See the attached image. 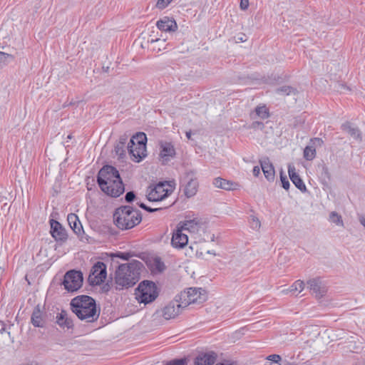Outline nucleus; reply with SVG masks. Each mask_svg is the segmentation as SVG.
<instances>
[{
	"label": "nucleus",
	"mask_w": 365,
	"mask_h": 365,
	"mask_svg": "<svg viewBox=\"0 0 365 365\" xmlns=\"http://www.w3.org/2000/svg\"><path fill=\"white\" fill-rule=\"evenodd\" d=\"M261 168L264 173V177L269 181H272L274 179L275 172L274 168L269 158L264 157L259 160Z\"/></svg>",
	"instance_id": "nucleus-19"
},
{
	"label": "nucleus",
	"mask_w": 365,
	"mask_h": 365,
	"mask_svg": "<svg viewBox=\"0 0 365 365\" xmlns=\"http://www.w3.org/2000/svg\"><path fill=\"white\" fill-rule=\"evenodd\" d=\"M225 365H234V364L229 363V362H225Z\"/></svg>",
	"instance_id": "nucleus-53"
},
{
	"label": "nucleus",
	"mask_w": 365,
	"mask_h": 365,
	"mask_svg": "<svg viewBox=\"0 0 365 365\" xmlns=\"http://www.w3.org/2000/svg\"><path fill=\"white\" fill-rule=\"evenodd\" d=\"M142 267L143 264L138 260L119 265L115 276L116 289H123L134 286L140 279Z\"/></svg>",
	"instance_id": "nucleus-3"
},
{
	"label": "nucleus",
	"mask_w": 365,
	"mask_h": 365,
	"mask_svg": "<svg viewBox=\"0 0 365 365\" xmlns=\"http://www.w3.org/2000/svg\"><path fill=\"white\" fill-rule=\"evenodd\" d=\"M107 276L106 265L103 262H97L92 267L88 281L92 286L99 285L104 282Z\"/></svg>",
	"instance_id": "nucleus-10"
},
{
	"label": "nucleus",
	"mask_w": 365,
	"mask_h": 365,
	"mask_svg": "<svg viewBox=\"0 0 365 365\" xmlns=\"http://www.w3.org/2000/svg\"><path fill=\"white\" fill-rule=\"evenodd\" d=\"M182 306L187 307L191 304H201L206 300L205 290L202 288H188L178 295Z\"/></svg>",
	"instance_id": "nucleus-7"
},
{
	"label": "nucleus",
	"mask_w": 365,
	"mask_h": 365,
	"mask_svg": "<svg viewBox=\"0 0 365 365\" xmlns=\"http://www.w3.org/2000/svg\"><path fill=\"white\" fill-rule=\"evenodd\" d=\"M136 299L140 303L145 304L153 302L158 296L156 284L151 281L141 282L136 289Z\"/></svg>",
	"instance_id": "nucleus-6"
},
{
	"label": "nucleus",
	"mask_w": 365,
	"mask_h": 365,
	"mask_svg": "<svg viewBox=\"0 0 365 365\" xmlns=\"http://www.w3.org/2000/svg\"><path fill=\"white\" fill-rule=\"evenodd\" d=\"M14 57L8 53L0 51V63L8 61L9 59L12 60Z\"/></svg>",
	"instance_id": "nucleus-41"
},
{
	"label": "nucleus",
	"mask_w": 365,
	"mask_h": 365,
	"mask_svg": "<svg viewBox=\"0 0 365 365\" xmlns=\"http://www.w3.org/2000/svg\"><path fill=\"white\" fill-rule=\"evenodd\" d=\"M128 136L125 134L119 138L118 143L125 145L128 141Z\"/></svg>",
	"instance_id": "nucleus-43"
},
{
	"label": "nucleus",
	"mask_w": 365,
	"mask_h": 365,
	"mask_svg": "<svg viewBox=\"0 0 365 365\" xmlns=\"http://www.w3.org/2000/svg\"><path fill=\"white\" fill-rule=\"evenodd\" d=\"M187 243L188 237L187 234L184 232V230L180 225H178L173 232L171 245L176 249H182L187 245Z\"/></svg>",
	"instance_id": "nucleus-14"
},
{
	"label": "nucleus",
	"mask_w": 365,
	"mask_h": 365,
	"mask_svg": "<svg viewBox=\"0 0 365 365\" xmlns=\"http://www.w3.org/2000/svg\"><path fill=\"white\" fill-rule=\"evenodd\" d=\"M178 225H180V227L184 231H188L190 232H196L198 231L200 224L198 220L193 219L190 220H187L183 223H180Z\"/></svg>",
	"instance_id": "nucleus-26"
},
{
	"label": "nucleus",
	"mask_w": 365,
	"mask_h": 365,
	"mask_svg": "<svg viewBox=\"0 0 365 365\" xmlns=\"http://www.w3.org/2000/svg\"><path fill=\"white\" fill-rule=\"evenodd\" d=\"M165 39H160V38H156V39H151L150 43L152 44H155V46L153 48L154 51H160L163 49L165 48Z\"/></svg>",
	"instance_id": "nucleus-32"
},
{
	"label": "nucleus",
	"mask_w": 365,
	"mask_h": 365,
	"mask_svg": "<svg viewBox=\"0 0 365 365\" xmlns=\"http://www.w3.org/2000/svg\"><path fill=\"white\" fill-rule=\"evenodd\" d=\"M252 173L255 176L257 177L260 173V168L259 166H255Z\"/></svg>",
	"instance_id": "nucleus-45"
},
{
	"label": "nucleus",
	"mask_w": 365,
	"mask_h": 365,
	"mask_svg": "<svg viewBox=\"0 0 365 365\" xmlns=\"http://www.w3.org/2000/svg\"><path fill=\"white\" fill-rule=\"evenodd\" d=\"M137 205L143 208V210L149 212H155V211H158L159 210H160V208H151L150 207H148L146 205H145L143 202H137Z\"/></svg>",
	"instance_id": "nucleus-40"
},
{
	"label": "nucleus",
	"mask_w": 365,
	"mask_h": 365,
	"mask_svg": "<svg viewBox=\"0 0 365 365\" xmlns=\"http://www.w3.org/2000/svg\"><path fill=\"white\" fill-rule=\"evenodd\" d=\"M267 361L273 363H279L281 361V356L278 354H272L267 357Z\"/></svg>",
	"instance_id": "nucleus-39"
},
{
	"label": "nucleus",
	"mask_w": 365,
	"mask_h": 365,
	"mask_svg": "<svg viewBox=\"0 0 365 365\" xmlns=\"http://www.w3.org/2000/svg\"><path fill=\"white\" fill-rule=\"evenodd\" d=\"M216 360V354L214 352L202 354L195 359V365H212Z\"/></svg>",
	"instance_id": "nucleus-23"
},
{
	"label": "nucleus",
	"mask_w": 365,
	"mask_h": 365,
	"mask_svg": "<svg viewBox=\"0 0 365 365\" xmlns=\"http://www.w3.org/2000/svg\"><path fill=\"white\" fill-rule=\"evenodd\" d=\"M158 29L162 31H175L178 29L176 21L168 16L158 20L156 23Z\"/></svg>",
	"instance_id": "nucleus-18"
},
{
	"label": "nucleus",
	"mask_w": 365,
	"mask_h": 365,
	"mask_svg": "<svg viewBox=\"0 0 365 365\" xmlns=\"http://www.w3.org/2000/svg\"><path fill=\"white\" fill-rule=\"evenodd\" d=\"M213 185L218 188L226 190H235L240 187L237 182L227 180L221 178H216L213 180Z\"/></svg>",
	"instance_id": "nucleus-21"
},
{
	"label": "nucleus",
	"mask_w": 365,
	"mask_h": 365,
	"mask_svg": "<svg viewBox=\"0 0 365 365\" xmlns=\"http://www.w3.org/2000/svg\"><path fill=\"white\" fill-rule=\"evenodd\" d=\"M185 359H174L167 362L165 365H186Z\"/></svg>",
	"instance_id": "nucleus-38"
},
{
	"label": "nucleus",
	"mask_w": 365,
	"mask_h": 365,
	"mask_svg": "<svg viewBox=\"0 0 365 365\" xmlns=\"http://www.w3.org/2000/svg\"><path fill=\"white\" fill-rule=\"evenodd\" d=\"M151 268L155 272H161L165 270V265L164 262H162L160 257H155L153 261Z\"/></svg>",
	"instance_id": "nucleus-29"
},
{
	"label": "nucleus",
	"mask_w": 365,
	"mask_h": 365,
	"mask_svg": "<svg viewBox=\"0 0 365 365\" xmlns=\"http://www.w3.org/2000/svg\"><path fill=\"white\" fill-rule=\"evenodd\" d=\"M195 172L192 170L188 171L185 173V187L183 190L184 194L187 197H191L195 195L197 192L198 182L195 177Z\"/></svg>",
	"instance_id": "nucleus-12"
},
{
	"label": "nucleus",
	"mask_w": 365,
	"mask_h": 365,
	"mask_svg": "<svg viewBox=\"0 0 365 365\" xmlns=\"http://www.w3.org/2000/svg\"><path fill=\"white\" fill-rule=\"evenodd\" d=\"M146 142L147 137L144 133H138L130 139L127 150L133 161L139 163L146 157Z\"/></svg>",
	"instance_id": "nucleus-5"
},
{
	"label": "nucleus",
	"mask_w": 365,
	"mask_h": 365,
	"mask_svg": "<svg viewBox=\"0 0 365 365\" xmlns=\"http://www.w3.org/2000/svg\"><path fill=\"white\" fill-rule=\"evenodd\" d=\"M182 305V304L180 302V299L178 297V296H176L174 300L169 302L161 309L157 310L154 313L153 317H163L166 320L175 319L182 312V310L185 308L184 306Z\"/></svg>",
	"instance_id": "nucleus-8"
},
{
	"label": "nucleus",
	"mask_w": 365,
	"mask_h": 365,
	"mask_svg": "<svg viewBox=\"0 0 365 365\" xmlns=\"http://www.w3.org/2000/svg\"><path fill=\"white\" fill-rule=\"evenodd\" d=\"M71 311L81 321L94 322L100 315V309L97 307L93 298L88 295H78L71 299Z\"/></svg>",
	"instance_id": "nucleus-2"
},
{
	"label": "nucleus",
	"mask_w": 365,
	"mask_h": 365,
	"mask_svg": "<svg viewBox=\"0 0 365 365\" xmlns=\"http://www.w3.org/2000/svg\"><path fill=\"white\" fill-rule=\"evenodd\" d=\"M83 282V277L82 272L72 269L65 274L62 284L65 289L68 292H73L78 290L82 287Z\"/></svg>",
	"instance_id": "nucleus-9"
},
{
	"label": "nucleus",
	"mask_w": 365,
	"mask_h": 365,
	"mask_svg": "<svg viewBox=\"0 0 365 365\" xmlns=\"http://www.w3.org/2000/svg\"><path fill=\"white\" fill-rule=\"evenodd\" d=\"M304 288V283L302 280H297L289 289H284L283 293L287 294L289 292H294L298 291L301 292Z\"/></svg>",
	"instance_id": "nucleus-28"
},
{
	"label": "nucleus",
	"mask_w": 365,
	"mask_h": 365,
	"mask_svg": "<svg viewBox=\"0 0 365 365\" xmlns=\"http://www.w3.org/2000/svg\"><path fill=\"white\" fill-rule=\"evenodd\" d=\"M135 199V194L133 191L128 192L125 195V200L127 202H132Z\"/></svg>",
	"instance_id": "nucleus-42"
},
{
	"label": "nucleus",
	"mask_w": 365,
	"mask_h": 365,
	"mask_svg": "<svg viewBox=\"0 0 365 365\" xmlns=\"http://www.w3.org/2000/svg\"><path fill=\"white\" fill-rule=\"evenodd\" d=\"M323 143V140L319 138L311 139L309 145L304 150V158L307 160H312L316 156V148L321 147Z\"/></svg>",
	"instance_id": "nucleus-15"
},
{
	"label": "nucleus",
	"mask_w": 365,
	"mask_h": 365,
	"mask_svg": "<svg viewBox=\"0 0 365 365\" xmlns=\"http://www.w3.org/2000/svg\"><path fill=\"white\" fill-rule=\"evenodd\" d=\"M359 220L360 223L365 227V216L361 215Z\"/></svg>",
	"instance_id": "nucleus-48"
},
{
	"label": "nucleus",
	"mask_w": 365,
	"mask_h": 365,
	"mask_svg": "<svg viewBox=\"0 0 365 365\" xmlns=\"http://www.w3.org/2000/svg\"><path fill=\"white\" fill-rule=\"evenodd\" d=\"M238 40H239V41H242V42H243V41H246V39H244V38H243V37L238 38Z\"/></svg>",
	"instance_id": "nucleus-52"
},
{
	"label": "nucleus",
	"mask_w": 365,
	"mask_h": 365,
	"mask_svg": "<svg viewBox=\"0 0 365 365\" xmlns=\"http://www.w3.org/2000/svg\"><path fill=\"white\" fill-rule=\"evenodd\" d=\"M280 180L282 182V187L284 189H285L286 190H288V189L289 188L290 184H289V182L287 176L284 175L282 170L280 172Z\"/></svg>",
	"instance_id": "nucleus-36"
},
{
	"label": "nucleus",
	"mask_w": 365,
	"mask_h": 365,
	"mask_svg": "<svg viewBox=\"0 0 365 365\" xmlns=\"http://www.w3.org/2000/svg\"><path fill=\"white\" fill-rule=\"evenodd\" d=\"M322 170H323V172L324 173V175L327 176V177H329V170H328V168L326 167V166H323L322 168Z\"/></svg>",
	"instance_id": "nucleus-47"
},
{
	"label": "nucleus",
	"mask_w": 365,
	"mask_h": 365,
	"mask_svg": "<svg viewBox=\"0 0 365 365\" xmlns=\"http://www.w3.org/2000/svg\"><path fill=\"white\" fill-rule=\"evenodd\" d=\"M250 225L254 230H259L261 227V222L259 220L255 215L250 216Z\"/></svg>",
	"instance_id": "nucleus-35"
},
{
	"label": "nucleus",
	"mask_w": 365,
	"mask_h": 365,
	"mask_svg": "<svg viewBox=\"0 0 365 365\" xmlns=\"http://www.w3.org/2000/svg\"><path fill=\"white\" fill-rule=\"evenodd\" d=\"M108 187H109V190H110V189H113V190H114V191H115L116 189H118V187L119 186L118 185V184H117V183H115V184H114V183H110V184L108 185Z\"/></svg>",
	"instance_id": "nucleus-46"
},
{
	"label": "nucleus",
	"mask_w": 365,
	"mask_h": 365,
	"mask_svg": "<svg viewBox=\"0 0 365 365\" xmlns=\"http://www.w3.org/2000/svg\"><path fill=\"white\" fill-rule=\"evenodd\" d=\"M276 93L278 94L287 96L290 94H295L296 90L289 86H283L276 89Z\"/></svg>",
	"instance_id": "nucleus-30"
},
{
	"label": "nucleus",
	"mask_w": 365,
	"mask_h": 365,
	"mask_svg": "<svg viewBox=\"0 0 365 365\" xmlns=\"http://www.w3.org/2000/svg\"><path fill=\"white\" fill-rule=\"evenodd\" d=\"M329 220L337 225L344 227L342 217L336 212L333 211L329 214Z\"/></svg>",
	"instance_id": "nucleus-31"
},
{
	"label": "nucleus",
	"mask_w": 365,
	"mask_h": 365,
	"mask_svg": "<svg viewBox=\"0 0 365 365\" xmlns=\"http://www.w3.org/2000/svg\"><path fill=\"white\" fill-rule=\"evenodd\" d=\"M4 329H5L4 328H2V329H1V331H1V333H2L3 331H4Z\"/></svg>",
	"instance_id": "nucleus-55"
},
{
	"label": "nucleus",
	"mask_w": 365,
	"mask_h": 365,
	"mask_svg": "<svg viewBox=\"0 0 365 365\" xmlns=\"http://www.w3.org/2000/svg\"><path fill=\"white\" fill-rule=\"evenodd\" d=\"M56 323L63 329H72L73 322L71 317L68 316V313L65 310H61L56 316Z\"/></svg>",
	"instance_id": "nucleus-22"
},
{
	"label": "nucleus",
	"mask_w": 365,
	"mask_h": 365,
	"mask_svg": "<svg viewBox=\"0 0 365 365\" xmlns=\"http://www.w3.org/2000/svg\"><path fill=\"white\" fill-rule=\"evenodd\" d=\"M67 221L71 228L76 233H80L82 230L81 223L78 216L74 213H70L68 215Z\"/></svg>",
	"instance_id": "nucleus-25"
},
{
	"label": "nucleus",
	"mask_w": 365,
	"mask_h": 365,
	"mask_svg": "<svg viewBox=\"0 0 365 365\" xmlns=\"http://www.w3.org/2000/svg\"><path fill=\"white\" fill-rule=\"evenodd\" d=\"M97 182L101 190L112 197H119L125 191L119 172L113 166H103L98 173Z\"/></svg>",
	"instance_id": "nucleus-1"
},
{
	"label": "nucleus",
	"mask_w": 365,
	"mask_h": 365,
	"mask_svg": "<svg viewBox=\"0 0 365 365\" xmlns=\"http://www.w3.org/2000/svg\"><path fill=\"white\" fill-rule=\"evenodd\" d=\"M115 225L120 230H130L142 221L140 210L129 205L117 208L113 214Z\"/></svg>",
	"instance_id": "nucleus-4"
},
{
	"label": "nucleus",
	"mask_w": 365,
	"mask_h": 365,
	"mask_svg": "<svg viewBox=\"0 0 365 365\" xmlns=\"http://www.w3.org/2000/svg\"><path fill=\"white\" fill-rule=\"evenodd\" d=\"M166 185H169L168 182H160L152 188L147 195L149 201L157 202L160 201L168 197L172 192V189L165 188Z\"/></svg>",
	"instance_id": "nucleus-11"
},
{
	"label": "nucleus",
	"mask_w": 365,
	"mask_h": 365,
	"mask_svg": "<svg viewBox=\"0 0 365 365\" xmlns=\"http://www.w3.org/2000/svg\"><path fill=\"white\" fill-rule=\"evenodd\" d=\"M126 145L117 143L115 146V153L120 158H123L125 156Z\"/></svg>",
	"instance_id": "nucleus-34"
},
{
	"label": "nucleus",
	"mask_w": 365,
	"mask_h": 365,
	"mask_svg": "<svg viewBox=\"0 0 365 365\" xmlns=\"http://www.w3.org/2000/svg\"><path fill=\"white\" fill-rule=\"evenodd\" d=\"M215 365H225V363H218V364H217Z\"/></svg>",
	"instance_id": "nucleus-54"
},
{
	"label": "nucleus",
	"mask_w": 365,
	"mask_h": 365,
	"mask_svg": "<svg viewBox=\"0 0 365 365\" xmlns=\"http://www.w3.org/2000/svg\"><path fill=\"white\" fill-rule=\"evenodd\" d=\"M307 284L312 293L317 298L322 297L327 292V287L322 284L319 278L309 279Z\"/></svg>",
	"instance_id": "nucleus-16"
},
{
	"label": "nucleus",
	"mask_w": 365,
	"mask_h": 365,
	"mask_svg": "<svg viewBox=\"0 0 365 365\" xmlns=\"http://www.w3.org/2000/svg\"><path fill=\"white\" fill-rule=\"evenodd\" d=\"M249 6V0H240V8L242 10H246Z\"/></svg>",
	"instance_id": "nucleus-44"
},
{
	"label": "nucleus",
	"mask_w": 365,
	"mask_h": 365,
	"mask_svg": "<svg viewBox=\"0 0 365 365\" xmlns=\"http://www.w3.org/2000/svg\"><path fill=\"white\" fill-rule=\"evenodd\" d=\"M173 0H158L155 6L158 9L163 10L165 9Z\"/></svg>",
	"instance_id": "nucleus-37"
},
{
	"label": "nucleus",
	"mask_w": 365,
	"mask_h": 365,
	"mask_svg": "<svg viewBox=\"0 0 365 365\" xmlns=\"http://www.w3.org/2000/svg\"><path fill=\"white\" fill-rule=\"evenodd\" d=\"M264 365H282L280 363H273L270 361H266Z\"/></svg>",
	"instance_id": "nucleus-50"
},
{
	"label": "nucleus",
	"mask_w": 365,
	"mask_h": 365,
	"mask_svg": "<svg viewBox=\"0 0 365 365\" xmlns=\"http://www.w3.org/2000/svg\"><path fill=\"white\" fill-rule=\"evenodd\" d=\"M159 145V156L163 160V163L170 161L175 156V149L171 142L166 140H160Z\"/></svg>",
	"instance_id": "nucleus-13"
},
{
	"label": "nucleus",
	"mask_w": 365,
	"mask_h": 365,
	"mask_svg": "<svg viewBox=\"0 0 365 365\" xmlns=\"http://www.w3.org/2000/svg\"><path fill=\"white\" fill-rule=\"evenodd\" d=\"M120 257L123 259H128L129 257L128 253H121Z\"/></svg>",
	"instance_id": "nucleus-49"
},
{
	"label": "nucleus",
	"mask_w": 365,
	"mask_h": 365,
	"mask_svg": "<svg viewBox=\"0 0 365 365\" xmlns=\"http://www.w3.org/2000/svg\"><path fill=\"white\" fill-rule=\"evenodd\" d=\"M31 322L32 324L36 327H43L45 325V320L43 318L42 313L37 306L31 315Z\"/></svg>",
	"instance_id": "nucleus-24"
},
{
	"label": "nucleus",
	"mask_w": 365,
	"mask_h": 365,
	"mask_svg": "<svg viewBox=\"0 0 365 365\" xmlns=\"http://www.w3.org/2000/svg\"><path fill=\"white\" fill-rule=\"evenodd\" d=\"M51 234L56 241H65L67 234L62 225L55 220H50Z\"/></svg>",
	"instance_id": "nucleus-17"
},
{
	"label": "nucleus",
	"mask_w": 365,
	"mask_h": 365,
	"mask_svg": "<svg viewBox=\"0 0 365 365\" xmlns=\"http://www.w3.org/2000/svg\"><path fill=\"white\" fill-rule=\"evenodd\" d=\"M255 112L256 114L262 119H265L269 117L268 110L265 106H257L255 109Z\"/></svg>",
	"instance_id": "nucleus-33"
},
{
	"label": "nucleus",
	"mask_w": 365,
	"mask_h": 365,
	"mask_svg": "<svg viewBox=\"0 0 365 365\" xmlns=\"http://www.w3.org/2000/svg\"><path fill=\"white\" fill-rule=\"evenodd\" d=\"M186 137L188 138V139H190L191 138V131L189 130V131H187L186 132Z\"/></svg>",
	"instance_id": "nucleus-51"
},
{
	"label": "nucleus",
	"mask_w": 365,
	"mask_h": 365,
	"mask_svg": "<svg viewBox=\"0 0 365 365\" xmlns=\"http://www.w3.org/2000/svg\"><path fill=\"white\" fill-rule=\"evenodd\" d=\"M289 176L292 183L302 192L307 191V187L300 176L296 173L294 167H289Z\"/></svg>",
	"instance_id": "nucleus-20"
},
{
	"label": "nucleus",
	"mask_w": 365,
	"mask_h": 365,
	"mask_svg": "<svg viewBox=\"0 0 365 365\" xmlns=\"http://www.w3.org/2000/svg\"><path fill=\"white\" fill-rule=\"evenodd\" d=\"M341 128L343 130L347 132L353 138L361 140V133L358 128L353 127L349 122L344 123Z\"/></svg>",
	"instance_id": "nucleus-27"
}]
</instances>
